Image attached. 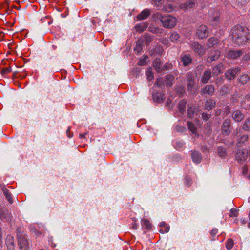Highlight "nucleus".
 I'll list each match as a JSON object with an SVG mask.
<instances>
[{
  "label": "nucleus",
  "mask_w": 250,
  "mask_h": 250,
  "mask_svg": "<svg viewBox=\"0 0 250 250\" xmlns=\"http://www.w3.org/2000/svg\"><path fill=\"white\" fill-rule=\"evenodd\" d=\"M219 21V17L216 15V17L212 18V19L211 21V23L212 25H214L216 24V22H218Z\"/></svg>",
  "instance_id": "nucleus-60"
},
{
  "label": "nucleus",
  "mask_w": 250,
  "mask_h": 250,
  "mask_svg": "<svg viewBox=\"0 0 250 250\" xmlns=\"http://www.w3.org/2000/svg\"><path fill=\"white\" fill-rule=\"evenodd\" d=\"M223 83V78L222 77H217L215 80V83L217 84H222Z\"/></svg>",
  "instance_id": "nucleus-58"
},
{
  "label": "nucleus",
  "mask_w": 250,
  "mask_h": 250,
  "mask_svg": "<svg viewBox=\"0 0 250 250\" xmlns=\"http://www.w3.org/2000/svg\"><path fill=\"white\" fill-rule=\"evenodd\" d=\"M149 30L150 32L155 34H160L162 33V30L158 27H150Z\"/></svg>",
  "instance_id": "nucleus-44"
},
{
  "label": "nucleus",
  "mask_w": 250,
  "mask_h": 250,
  "mask_svg": "<svg viewBox=\"0 0 250 250\" xmlns=\"http://www.w3.org/2000/svg\"><path fill=\"white\" fill-rule=\"evenodd\" d=\"M218 154L222 158H225L227 156V152L226 148L221 146L218 147Z\"/></svg>",
  "instance_id": "nucleus-32"
},
{
  "label": "nucleus",
  "mask_w": 250,
  "mask_h": 250,
  "mask_svg": "<svg viewBox=\"0 0 250 250\" xmlns=\"http://www.w3.org/2000/svg\"><path fill=\"white\" fill-rule=\"evenodd\" d=\"M187 102L184 100H180L178 103V109L179 111L183 113L185 111V107L186 105Z\"/></svg>",
  "instance_id": "nucleus-31"
},
{
  "label": "nucleus",
  "mask_w": 250,
  "mask_h": 250,
  "mask_svg": "<svg viewBox=\"0 0 250 250\" xmlns=\"http://www.w3.org/2000/svg\"><path fill=\"white\" fill-rule=\"evenodd\" d=\"M242 132V130L240 127L237 128L235 130H234L232 135L233 137H235L239 134H241Z\"/></svg>",
  "instance_id": "nucleus-56"
},
{
  "label": "nucleus",
  "mask_w": 250,
  "mask_h": 250,
  "mask_svg": "<svg viewBox=\"0 0 250 250\" xmlns=\"http://www.w3.org/2000/svg\"><path fill=\"white\" fill-rule=\"evenodd\" d=\"M245 115L241 110L234 111L232 115V118L236 122H240L243 120Z\"/></svg>",
  "instance_id": "nucleus-17"
},
{
  "label": "nucleus",
  "mask_w": 250,
  "mask_h": 250,
  "mask_svg": "<svg viewBox=\"0 0 250 250\" xmlns=\"http://www.w3.org/2000/svg\"><path fill=\"white\" fill-rule=\"evenodd\" d=\"M174 80V77L171 75H167L166 77V82L165 83L167 86H171L173 84V81Z\"/></svg>",
  "instance_id": "nucleus-34"
},
{
  "label": "nucleus",
  "mask_w": 250,
  "mask_h": 250,
  "mask_svg": "<svg viewBox=\"0 0 250 250\" xmlns=\"http://www.w3.org/2000/svg\"><path fill=\"white\" fill-rule=\"evenodd\" d=\"M163 49L161 46H156L150 51L151 56H155L157 55H161L163 53Z\"/></svg>",
  "instance_id": "nucleus-26"
},
{
  "label": "nucleus",
  "mask_w": 250,
  "mask_h": 250,
  "mask_svg": "<svg viewBox=\"0 0 250 250\" xmlns=\"http://www.w3.org/2000/svg\"><path fill=\"white\" fill-rule=\"evenodd\" d=\"M187 80V89L191 94H194L197 91V87L195 84V80L193 74L191 72H188L186 74Z\"/></svg>",
  "instance_id": "nucleus-4"
},
{
  "label": "nucleus",
  "mask_w": 250,
  "mask_h": 250,
  "mask_svg": "<svg viewBox=\"0 0 250 250\" xmlns=\"http://www.w3.org/2000/svg\"><path fill=\"white\" fill-rule=\"evenodd\" d=\"M184 146V143L182 142L178 141L176 142V146L177 148H181Z\"/></svg>",
  "instance_id": "nucleus-63"
},
{
  "label": "nucleus",
  "mask_w": 250,
  "mask_h": 250,
  "mask_svg": "<svg viewBox=\"0 0 250 250\" xmlns=\"http://www.w3.org/2000/svg\"><path fill=\"white\" fill-rule=\"evenodd\" d=\"M146 76L149 81H151L154 79V76L151 70L146 72Z\"/></svg>",
  "instance_id": "nucleus-54"
},
{
  "label": "nucleus",
  "mask_w": 250,
  "mask_h": 250,
  "mask_svg": "<svg viewBox=\"0 0 250 250\" xmlns=\"http://www.w3.org/2000/svg\"><path fill=\"white\" fill-rule=\"evenodd\" d=\"M3 193L4 195L5 196L7 200L9 202L10 204L13 203V200L12 198V196L11 194L9 192V191L8 189L5 188L3 189Z\"/></svg>",
  "instance_id": "nucleus-38"
},
{
  "label": "nucleus",
  "mask_w": 250,
  "mask_h": 250,
  "mask_svg": "<svg viewBox=\"0 0 250 250\" xmlns=\"http://www.w3.org/2000/svg\"><path fill=\"white\" fill-rule=\"evenodd\" d=\"M164 95L162 93L156 92L153 94V99L155 102L160 103L164 100Z\"/></svg>",
  "instance_id": "nucleus-28"
},
{
  "label": "nucleus",
  "mask_w": 250,
  "mask_h": 250,
  "mask_svg": "<svg viewBox=\"0 0 250 250\" xmlns=\"http://www.w3.org/2000/svg\"><path fill=\"white\" fill-rule=\"evenodd\" d=\"M175 129L178 132L183 133L186 130V128L183 126L177 125L175 127Z\"/></svg>",
  "instance_id": "nucleus-48"
},
{
  "label": "nucleus",
  "mask_w": 250,
  "mask_h": 250,
  "mask_svg": "<svg viewBox=\"0 0 250 250\" xmlns=\"http://www.w3.org/2000/svg\"><path fill=\"white\" fill-rule=\"evenodd\" d=\"M148 26V23L147 22H143L139 24H137L134 27L136 31L139 33L144 31Z\"/></svg>",
  "instance_id": "nucleus-22"
},
{
  "label": "nucleus",
  "mask_w": 250,
  "mask_h": 250,
  "mask_svg": "<svg viewBox=\"0 0 250 250\" xmlns=\"http://www.w3.org/2000/svg\"><path fill=\"white\" fill-rule=\"evenodd\" d=\"M152 18L155 21H160L163 26L167 28H171L176 25V18L169 15L162 16L159 13H156L152 15Z\"/></svg>",
  "instance_id": "nucleus-2"
},
{
  "label": "nucleus",
  "mask_w": 250,
  "mask_h": 250,
  "mask_svg": "<svg viewBox=\"0 0 250 250\" xmlns=\"http://www.w3.org/2000/svg\"><path fill=\"white\" fill-rule=\"evenodd\" d=\"M7 246H15L14 238L11 235H8L5 241Z\"/></svg>",
  "instance_id": "nucleus-35"
},
{
  "label": "nucleus",
  "mask_w": 250,
  "mask_h": 250,
  "mask_svg": "<svg viewBox=\"0 0 250 250\" xmlns=\"http://www.w3.org/2000/svg\"><path fill=\"white\" fill-rule=\"evenodd\" d=\"M204 66L203 64H199L198 65L195 69V74H197L198 73L200 74L202 72V71L204 69Z\"/></svg>",
  "instance_id": "nucleus-49"
},
{
  "label": "nucleus",
  "mask_w": 250,
  "mask_h": 250,
  "mask_svg": "<svg viewBox=\"0 0 250 250\" xmlns=\"http://www.w3.org/2000/svg\"><path fill=\"white\" fill-rule=\"evenodd\" d=\"M153 66L158 73H160L163 71L161 61L159 58H156L153 62Z\"/></svg>",
  "instance_id": "nucleus-21"
},
{
  "label": "nucleus",
  "mask_w": 250,
  "mask_h": 250,
  "mask_svg": "<svg viewBox=\"0 0 250 250\" xmlns=\"http://www.w3.org/2000/svg\"><path fill=\"white\" fill-rule=\"evenodd\" d=\"M152 1L153 2V4L156 6H159L162 4L164 2V0H152Z\"/></svg>",
  "instance_id": "nucleus-59"
},
{
  "label": "nucleus",
  "mask_w": 250,
  "mask_h": 250,
  "mask_svg": "<svg viewBox=\"0 0 250 250\" xmlns=\"http://www.w3.org/2000/svg\"><path fill=\"white\" fill-rule=\"evenodd\" d=\"M239 98V94L236 91L232 96L231 100L233 102H236Z\"/></svg>",
  "instance_id": "nucleus-55"
},
{
  "label": "nucleus",
  "mask_w": 250,
  "mask_h": 250,
  "mask_svg": "<svg viewBox=\"0 0 250 250\" xmlns=\"http://www.w3.org/2000/svg\"><path fill=\"white\" fill-rule=\"evenodd\" d=\"M249 140V135L247 134L242 135L238 138L236 142V146L237 147H241L245 144Z\"/></svg>",
  "instance_id": "nucleus-19"
},
{
  "label": "nucleus",
  "mask_w": 250,
  "mask_h": 250,
  "mask_svg": "<svg viewBox=\"0 0 250 250\" xmlns=\"http://www.w3.org/2000/svg\"><path fill=\"white\" fill-rule=\"evenodd\" d=\"M228 92V87L226 85H223L221 87L220 90V93L221 95H224Z\"/></svg>",
  "instance_id": "nucleus-51"
},
{
  "label": "nucleus",
  "mask_w": 250,
  "mask_h": 250,
  "mask_svg": "<svg viewBox=\"0 0 250 250\" xmlns=\"http://www.w3.org/2000/svg\"><path fill=\"white\" fill-rule=\"evenodd\" d=\"M191 158L193 162L196 164H199L201 162L202 159L201 154L197 151L194 150L192 151Z\"/></svg>",
  "instance_id": "nucleus-18"
},
{
  "label": "nucleus",
  "mask_w": 250,
  "mask_h": 250,
  "mask_svg": "<svg viewBox=\"0 0 250 250\" xmlns=\"http://www.w3.org/2000/svg\"><path fill=\"white\" fill-rule=\"evenodd\" d=\"M143 40L144 42H145L146 44H149L152 41L153 39L150 35L147 34H145L143 36Z\"/></svg>",
  "instance_id": "nucleus-39"
},
{
  "label": "nucleus",
  "mask_w": 250,
  "mask_h": 250,
  "mask_svg": "<svg viewBox=\"0 0 250 250\" xmlns=\"http://www.w3.org/2000/svg\"><path fill=\"white\" fill-rule=\"evenodd\" d=\"M150 15V10L148 9H145L137 16L136 19L138 21L145 20L147 19Z\"/></svg>",
  "instance_id": "nucleus-20"
},
{
  "label": "nucleus",
  "mask_w": 250,
  "mask_h": 250,
  "mask_svg": "<svg viewBox=\"0 0 250 250\" xmlns=\"http://www.w3.org/2000/svg\"><path fill=\"white\" fill-rule=\"evenodd\" d=\"M242 60L244 61H250V53H248L242 57Z\"/></svg>",
  "instance_id": "nucleus-61"
},
{
  "label": "nucleus",
  "mask_w": 250,
  "mask_h": 250,
  "mask_svg": "<svg viewBox=\"0 0 250 250\" xmlns=\"http://www.w3.org/2000/svg\"><path fill=\"white\" fill-rule=\"evenodd\" d=\"M219 42V41L216 37H211L208 40L207 45L208 48H211L217 45Z\"/></svg>",
  "instance_id": "nucleus-24"
},
{
  "label": "nucleus",
  "mask_w": 250,
  "mask_h": 250,
  "mask_svg": "<svg viewBox=\"0 0 250 250\" xmlns=\"http://www.w3.org/2000/svg\"><path fill=\"white\" fill-rule=\"evenodd\" d=\"M142 221L143 222V225L145 226V228L147 230H149L151 229L152 225L149 220H148L147 219H145L142 220Z\"/></svg>",
  "instance_id": "nucleus-40"
},
{
  "label": "nucleus",
  "mask_w": 250,
  "mask_h": 250,
  "mask_svg": "<svg viewBox=\"0 0 250 250\" xmlns=\"http://www.w3.org/2000/svg\"><path fill=\"white\" fill-rule=\"evenodd\" d=\"M218 232V229L216 228L212 229L210 231V235L212 236H215Z\"/></svg>",
  "instance_id": "nucleus-64"
},
{
  "label": "nucleus",
  "mask_w": 250,
  "mask_h": 250,
  "mask_svg": "<svg viewBox=\"0 0 250 250\" xmlns=\"http://www.w3.org/2000/svg\"><path fill=\"white\" fill-rule=\"evenodd\" d=\"M176 92L179 96H182L184 92V88L182 86H179L176 89Z\"/></svg>",
  "instance_id": "nucleus-53"
},
{
  "label": "nucleus",
  "mask_w": 250,
  "mask_h": 250,
  "mask_svg": "<svg viewBox=\"0 0 250 250\" xmlns=\"http://www.w3.org/2000/svg\"><path fill=\"white\" fill-rule=\"evenodd\" d=\"M132 219L133 221V223H132V228L133 229L136 230V229H137V225L135 222L136 221V219L135 218H132Z\"/></svg>",
  "instance_id": "nucleus-62"
},
{
  "label": "nucleus",
  "mask_w": 250,
  "mask_h": 250,
  "mask_svg": "<svg viewBox=\"0 0 250 250\" xmlns=\"http://www.w3.org/2000/svg\"><path fill=\"white\" fill-rule=\"evenodd\" d=\"M223 67V65L222 63H220L217 65H216L215 66L212 68V73L214 75H218L220 73H222V70Z\"/></svg>",
  "instance_id": "nucleus-27"
},
{
  "label": "nucleus",
  "mask_w": 250,
  "mask_h": 250,
  "mask_svg": "<svg viewBox=\"0 0 250 250\" xmlns=\"http://www.w3.org/2000/svg\"><path fill=\"white\" fill-rule=\"evenodd\" d=\"M243 54V52L241 50L230 49L228 51L227 57L229 59H236L241 56Z\"/></svg>",
  "instance_id": "nucleus-11"
},
{
  "label": "nucleus",
  "mask_w": 250,
  "mask_h": 250,
  "mask_svg": "<svg viewBox=\"0 0 250 250\" xmlns=\"http://www.w3.org/2000/svg\"><path fill=\"white\" fill-rule=\"evenodd\" d=\"M221 55V52L217 49H211L208 54L206 58V62L208 63H211L213 61L217 60Z\"/></svg>",
  "instance_id": "nucleus-5"
},
{
  "label": "nucleus",
  "mask_w": 250,
  "mask_h": 250,
  "mask_svg": "<svg viewBox=\"0 0 250 250\" xmlns=\"http://www.w3.org/2000/svg\"><path fill=\"white\" fill-rule=\"evenodd\" d=\"M180 39V35L176 32H173L171 33L170 36V40L173 42H176L179 41Z\"/></svg>",
  "instance_id": "nucleus-36"
},
{
  "label": "nucleus",
  "mask_w": 250,
  "mask_h": 250,
  "mask_svg": "<svg viewBox=\"0 0 250 250\" xmlns=\"http://www.w3.org/2000/svg\"><path fill=\"white\" fill-rule=\"evenodd\" d=\"M208 29L205 25H201L196 30V35L200 39L206 38L208 36Z\"/></svg>",
  "instance_id": "nucleus-8"
},
{
  "label": "nucleus",
  "mask_w": 250,
  "mask_h": 250,
  "mask_svg": "<svg viewBox=\"0 0 250 250\" xmlns=\"http://www.w3.org/2000/svg\"><path fill=\"white\" fill-rule=\"evenodd\" d=\"M215 101L212 99H208L205 102V109L208 111H210L215 107Z\"/></svg>",
  "instance_id": "nucleus-23"
},
{
  "label": "nucleus",
  "mask_w": 250,
  "mask_h": 250,
  "mask_svg": "<svg viewBox=\"0 0 250 250\" xmlns=\"http://www.w3.org/2000/svg\"><path fill=\"white\" fill-rule=\"evenodd\" d=\"M181 62L184 66H188L192 62L191 57L189 54L184 55L181 57Z\"/></svg>",
  "instance_id": "nucleus-16"
},
{
  "label": "nucleus",
  "mask_w": 250,
  "mask_h": 250,
  "mask_svg": "<svg viewBox=\"0 0 250 250\" xmlns=\"http://www.w3.org/2000/svg\"><path fill=\"white\" fill-rule=\"evenodd\" d=\"M195 111V107H190L188 110V116L190 118H192L194 114Z\"/></svg>",
  "instance_id": "nucleus-42"
},
{
  "label": "nucleus",
  "mask_w": 250,
  "mask_h": 250,
  "mask_svg": "<svg viewBox=\"0 0 250 250\" xmlns=\"http://www.w3.org/2000/svg\"><path fill=\"white\" fill-rule=\"evenodd\" d=\"M248 157V153H245V151L243 149H238L236 152L235 159L240 163H243L246 160Z\"/></svg>",
  "instance_id": "nucleus-10"
},
{
  "label": "nucleus",
  "mask_w": 250,
  "mask_h": 250,
  "mask_svg": "<svg viewBox=\"0 0 250 250\" xmlns=\"http://www.w3.org/2000/svg\"><path fill=\"white\" fill-rule=\"evenodd\" d=\"M172 65L170 63H166L162 66L163 71L170 70L172 68Z\"/></svg>",
  "instance_id": "nucleus-52"
},
{
  "label": "nucleus",
  "mask_w": 250,
  "mask_h": 250,
  "mask_svg": "<svg viewBox=\"0 0 250 250\" xmlns=\"http://www.w3.org/2000/svg\"><path fill=\"white\" fill-rule=\"evenodd\" d=\"M242 129L245 131H250V117L246 119L243 123Z\"/></svg>",
  "instance_id": "nucleus-33"
},
{
  "label": "nucleus",
  "mask_w": 250,
  "mask_h": 250,
  "mask_svg": "<svg viewBox=\"0 0 250 250\" xmlns=\"http://www.w3.org/2000/svg\"><path fill=\"white\" fill-rule=\"evenodd\" d=\"M212 72L210 69H207L204 71L201 78V82L203 84H206L211 77Z\"/></svg>",
  "instance_id": "nucleus-14"
},
{
  "label": "nucleus",
  "mask_w": 250,
  "mask_h": 250,
  "mask_svg": "<svg viewBox=\"0 0 250 250\" xmlns=\"http://www.w3.org/2000/svg\"><path fill=\"white\" fill-rule=\"evenodd\" d=\"M215 89L213 85H207L201 90L202 95L212 96L214 94Z\"/></svg>",
  "instance_id": "nucleus-13"
},
{
  "label": "nucleus",
  "mask_w": 250,
  "mask_h": 250,
  "mask_svg": "<svg viewBox=\"0 0 250 250\" xmlns=\"http://www.w3.org/2000/svg\"><path fill=\"white\" fill-rule=\"evenodd\" d=\"M240 70V69L239 67L229 69L225 72V76L229 80H233L239 72Z\"/></svg>",
  "instance_id": "nucleus-12"
},
{
  "label": "nucleus",
  "mask_w": 250,
  "mask_h": 250,
  "mask_svg": "<svg viewBox=\"0 0 250 250\" xmlns=\"http://www.w3.org/2000/svg\"><path fill=\"white\" fill-rule=\"evenodd\" d=\"M187 125L188 126V129L193 133V134H196L197 133V129L194 125V124H193L191 122H187Z\"/></svg>",
  "instance_id": "nucleus-37"
},
{
  "label": "nucleus",
  "mask_w": 250,
  "mask_h": 250,
  "mask_svg": "<svg viewBox=\"0 0 250 250\" xmlns=\"http://www.w3.org/2000/svg\"><path fill=\"white\" fill-rule=\"evenodd\" d=\"M234 245V241L232 239H229L226 243V247L228 250H230Z\"/></svg>",
  "instance_id": "nucleus-41"
},
{
  "label": "nucleus",
  "mask_w": 250,
  "mask_h": 250,
  "mask_svg": "<svg viewBox=\"0 0 250 250\" xmlns=\"http://www.w3.org/2000/svg\"><path fill=\"white\" fill-rule=\"evenodd\" d=\"M232 39L238 45L250 42V30L245 26L237 25L231 29Z\"/></svg>",
  "instance_id": "nucleus-1"
},
{
  "label": "nucleus",
  "mask_w": 250,
  "mask_h": 250,
  "mask_svg": "<svg viewBox=\"0 0 250 250\" xmlns=\"http://www.w3.org/2000/svg\"><path fill=\"white\" fill-rule=\"evenodd\" d=\"M195 3L192 0H188L182 5V8L186 9H191L194 7Z\"/></svg>",
  "instance_id": "nucleus-29"
},
{
  "label": "nucleus",
  "mask_w": 250,
  "mask_h": 250,
  "mask_svg": "<svg viewBox=\"0 0 250 250\" xmlns=\"http://www.w3.org/2000/svg\"><path fill=\"white\" fill-rule=\"evenodd\" d=\"M250 80V77L247 74H243L240 76L239 81L242 85H245L248 83Z\"/></svg>",
  "instance_id": "nucleus-30"
},
{
  "label": "nucleus",
  "mask_w": 250,
  "mask_h": 250,
  "mask_svg": "<svg viewBox=\"0 0 250 250\" xmlns=\"http://www.w3.org/2000/svg\"><path fill=\"white\" fill-rule=\"evenodd\" d=\"M231 125L230 119H226L224 121L221 126V133L223 135L228 136L230 133Z\"/></svg>",
  "instance_id": "nucleus-6"
},
{
  "label": "nucleus",
  "mask_w": 250,
  "mask_h": 250,
  "mask_svg": "<svg viewBox=\"0 0 250 250\" xmlns=\"http://www.w3.org/2000/svg\"><path fill=\"white\" fill-rule=\"evenodd\" d=\"M144 41L143 39H139L137 40L136 42L135 47L134 48V51L139 54L143 49Z\"/></svg>",
  "instance_id": "nucleus-25"
},
{
  "label": "nucleus",
  "mask_w": 250,
  "mask_h": 250,
  "mask_svg": "<svg viewBox=\"0 0 250 250\" xmlns=\"http://www.w3.org/2000/svg\"><path fill=\"white\" fill-rule=\"evenodd\" d=\"M11 71V67H7V68H3L1 70V74L2 76H5L7 74L10 73Z\"/></svg>",
  "instance_id": "nucleus-45"
},
{
  "label": "nucleus",
  "mask_w": 250,
  "mask_h": 250,
  "mask_svg": "<svg viewBox=\"0 0 250 250\" xmlns=\"http://www.w3.org/2000/svg\"><path fill=\"white\" fill-rule=\"evenodd\" d=\"M238 4L241 6L247 4L250 0H235Z\"/></svg>",
  "instance_id": "nucleus-57"
},
{
  "label": "nucleus",
  "mask_w": 250,
  "mask_h": 250,
  "mask_svg": "<svg viewBox=\"0 0 250 250\" xmlns=\"http://www.w3.org/2000/svg\"><path fill=\"white\" fill-rule=\"evenodd\" d=\"M190 46L194 51L200 56H202L205 53L206 49L197 42H192Z\"/></svg>",
  "instance_id": "nucleus-9"
},
{
  "label": "nucleus",
  "mask_w": 250,
  "mask_h": 250,
  "mask_svg": "<svg viewBox=\"0 0 250 250\" xmlns=\"http://www.w3.org/2000/svg\"><path fill=\"white\" fill-rule=\"evenodd\" d=\"M241 106L246 109L250 108V93L247 94L241 101Z\"/></svg>",
  "instance_id": "nucleus-15"
},
{
  "label": "nucleus",
  "mask_w": 250,
  "mask_h": 250,
  "mask_svg": "<svg viewBox=\"0 0 250 250\" xmlns=\"http://www.w3.org/2000/svg\"><path fill=\"white\" fill-rule=\"evenodd\" d=\"M0 218L6 222H10L12 219V216L10 212L4 207L0 206Z\"/></svg>",
  "instance_id": "nucleus-7"
},
{
  "label": "nucleus",
  "mask_w": 250,
  "mask_h": 250,
  "mask_svg": "<svg viewBox=\"0 0 250 250\" xmlns=\"http://www.w3.org/2000/svg\"><path fill=\"white\" fill-rule=\"evenodd\" d=\"M238 210L237 209L234 208H231L230 210V214H229V216L231 217H237L238 215Z\"/></svg>",
  "instance_id": "nucleus-46"
},
{
  "label": "nucleus",
  "mask_w": 250,
  "mask_h": 250,
  "mask_svg": "<svg viewBox=\"0 0 250 250\" xmlns=\"http://www.w3.org/2000/svg\"><path fill=\"white\" fill-rule=\"evenodd\" d=\"M172 5L170 4L165 5L162 9V10L165 12H170L172 11Z\"/></svg>",
  "instance_id": "nucleus-43"
},
{
  "label": "nucleus",
  "mask_w": 250,
  "mask_h": 250,
  "mask_svg": "<svg viewBox=\"0 0 250 250\" xmlns=\"http://www.w3.org/2000/svg\"><path fill=\"white\" fill-rule=\"evenodd\" d=\"M18 245L19 249L26 250L28 248V242L26 236L23 234L22 229L18 228L16 230Z\"/></svg>",
  "instance_id": "nucleus-3"
},
{
  "label": "nucleus",
  "mask_w": 250,
  "mask_h": 250,
  "mask_svg": "<svg viewBox=\"0 0 250 250\" xmlns=\"http://www.w3.org/2000/svg\"><path fill=\"white\" fill-rule=\"evenodd\" d=\"M185 184L188 187L191 186V179L188 176H186L185 178Z\"/></svg>",
  "instance_id": "nucleus-50"
},
{
  "label": "nucleus",
  "mask_w": 250,
  "mask_h": 250,
  "mask_svg": "<svg viewBox=\"0 0 250 250\" xmlns=\"http://www.w3.org/2000/svg\"><path fill=\"white\" fill-rule=\"evenodd\" d=\"M201 117L204 121H207L210 118L211 115L206 112H203L201 114Z\"/></svg>",
  "instance_id": "nucleus-47"
}]
</instances>
